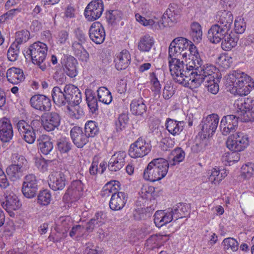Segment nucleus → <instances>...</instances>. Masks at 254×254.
Wrapping results in <instances>:
<instances>
[{"mask_svg":"<svg viewBox=\"0 0 254 254\" xmlns=\"http://www.w3.org/2000/svg\"><path fill=\"white\" fill-rule=\"evenodd\" d=\"M203 68H199V70L197 69L198 71L196 72L195 77L190 82V85L195 88L203 83L208 91L213 94H217L219 91V78H216L217 74L215 72L216 67L210 64Z\"/></svg>","mask_w":254,"mask_h":254,"instance_id":"1","label":"nucleus"},{"mask_svg":"<svg viewBox=\"0 0 254 254\" xmlns=\"http://www.w3.org/2000/svg\"><path fill=\"white\" fill-rule=\"evenodd\" d=\"M183 61L176 58L169 60L170 72L174 80L184 86L190 85V82L195 77L196 70L194 67H189L188 60ZM198 71H197V72Z\"/></svg>","mask_w":254,"mask_h":254,"instance_id":"2","label":"nucleus"},{"mask_svg":"<svg viewBox=\"0 0 254 254\" xmlns=\"http://www.w3.org/2000/svg\"><path fill=\"white\" fill-rule=\"evenodd\" d=\"M227 83L231 87L230 91L234 95H247L254 87L250 76L243 72L233 71L228 76Z\"/></svg>","mask_w":254,"mask_h":254,"instance_id":"3","label":"nucleus"},{"mask_svg":"<svg viewBox=\"0 0 254 254\" xmlns=\"http://www.w3.org/2000/svg\"><path fill=\"white\" fill-rule=\"evenodd\" d=\"M169 164L163 158L153 159L144 170L143 178L146 180L155 182L164 178L168 171Z\"/></svg>","mask_w":254,"mask_h":254,"instance_id":"4","label":"nucleus"},{"mask_svg":"<svg viewBox=\"0 0 254 254\" xmlns=\"http://www.w3.org/2000/svg\"><path fill=\"white\" fill-rule=\"evenodd\" d=\"M47 51L48 47L46 44L41 42H37L31 45L25 52H22L26 59V57L28 56L31 59L34 64H37L42 71H45L49 65V63L47 65L45 62Z\"/></svg>","mask_w":254,"mask_h":254,"instance_id":"5","label":"nucleus"},{"mask_svg":"<svg viewBox=\"0 0 254 254\" xmlns=\"http://www.w3.org/2000/svg\"><path fill=\"white\" fill-rule=\"evenodd\" d=\"M154 193L155 188L147 185L143 186L139 192L140 197L138 198V201L141 202L144 200V202H142L143 207L142 208L146 207V211H153L157 205V201L154 197Z\"/></svg>","mask_w":254,"mask_h":254,"instance_id":"6","label":"nucleus"},{"mask_svg":"<svg viewBox=\"0 0 254 254\" xmlns=\"http://www.w3.org/2000/svg\"><path fill=\"white\" fill-rule=\"evenodd\" d=\"M151 148L150 141L147 142L142 137H140L130 144L128 154L133 158L143 157L150 152Z\"/></svg>","mask_w":254,"mask_h":254,"instance_id":"7","label":"nucleus"},{"mask_svg":"<svg viewBox=\"0 0 254 254\" xmlns=\"http://www.w3.org/2000/svg\"><path fill=\"white\" fill-rule=\"evenodd\" d=\"M227 147L232 151H242L249 145L247 135L237 132L230 135L226 141Z\"/></svg>","mask_w":254,"mask_h":254,"instance_id":"8","label":"nucleus"},{"mask_svg":"<svg viewBox=\"0 0 254 254\" xmlns=\"http://www.w3.org/2000/svg\"><path fill=\"white\" fill-rule=\"evenodd\" d=\"M237 111L244 117H247L249 121H254V100L249 98H241L234 104Z\"/></svg>","mask_w":254,"mask_h":254,"instance_id":"9","label":"nucleus"},{"mask_svg":"<svg viewBox=\"0 0 254 254\" xmlns=\"http://www.w3.org/2000/svg\"><path fill=\"white\" fill-rule=\"evenodd\" d=\"M196 52V47L191 42V44H189V48H188L187 51L182 53V57L188 60V65L189 67H194L195 70H197L198 69L199 70V68H203V67L209 64H203V61L195 55Z\"/></svg>","mask_w":254,"mask_h":254,"instance_id":"10","label":"nucleus"},{"mask_svg":"<svg viewBox=\"0 0 254 254\" xmlns=\"http://www.w3.org/2000/svg\"><path fill=\"white\" fill-rule=\"evenodd\" d=\"M38 190V181L36 176L30 174L26 175L23 183L22 191L27 198H33Z\"/></svg>","mask_w":254,"mask_h":254,"instance_id":"11","label":"nucleus"},{"mask_svg":"<svg viewBox=\"0 0 254 254\" xmlns=\"http://www.w3.org/2000/svg\"><path fill=\"white\" fill-rule=\"evenodd\" d=\"M104 10L103 2L101 0H95L90 2L84 10L85 17L89 21H93L99 18Z\"/></svg>","mask_w":254,"mask_h":254,"instance_id":"12","label":"nucleus"},{"mask_svg":"<svg viewBox=\"0 0 254 254\" xmlns=\"http://www.w3.org/2000/svg\"><path fill=\"white\" fill-rule=\"evenodd\" d=\"M1 203L3 208L6 210L10 216L14 215L13 210L18 209L21 206L17 196L12 192L5 193L4 197L1 200Z\"/></svg>","mask_w":254,"mask_h":254,"instance_id":"13","label":"nucleus"},{"mask_svg":"<svg viewBox=\"0 0 254 254\" xmlns=\"http://www.w3.org/2000/svg\"><path fill=\"white\" fill-rule=\"evenodd\" d=\"M64 91L65 92L68 105L74 106L81 102V93L77 87L71 84H66L64 87Z\"/></svg>","mask_w":254,"mask_h":254,"instance_id":"14","label":"nucleus"},{"mask_svg":"<svg viewBox=\"0 0 254 254\" xmlns=\"http://www.w3.org/2000/svg\"><path fill=\"white\" fill-rule=\"evenodd\" d=\"M90 39L96 44H101L105 39V31L102 25L98 22L92 24L89 30Z\"/></svg>","mask_w":254,"mask_h":254,"instance_id":"15","label":"nucleus"},{"mask_svg":"<svg viewBox=\"0 0 254 254\" xmlns=\"http://www.w3.org/2000/svg\"><path fill=\"white\" fill-rule=\"evenodd\" d=\"M30 103L33 108L41 111H48L51 108L50 99L45 95L42 94L32 96Z\"/></svg>","mask_w":254,"mask_h":254,"instance_id":"16","label":"nucleus"},{"mask_svg":"<svg viewBox=\"0 0 254 254\" xmlns=\"http://www.w3.org/2000/svg\"><path fill=\"white\" fill-rule=\"evenodd\" d=\"M127 154L124 151L115 152L110 158L108 163V169L111 171H117L121 169L125 164Z\"/></svg>","mask_w":254,"mask_h":254,"instance_id":"17","label":"nucleus"},{"mask_svg":"<svg viewBox=\"0 0 254 254\" xmlns=\"http://www.w3.org/2000/svg\"><path fill=\"white\" fill-rule=\"evenodd\" d=\"M49 177V185L53 190H62L64 188L67 181L63 173L54 172Z\"/></svg>","mask_w":254,"mask_h":254,"instance_id":"18","label":"nucleus"},{"mask_svg":"<svg viewBox=\"0 0 254 254\" xmlns=\"http://www.w3.org/2000/svg\"><path fill=\"white\" fill-rule=\"evenodd\" d=\"M228 31L217 24L211 26L208 31V38L211 43H219L225 36L228 34Z\"/></svg>","mask_w":254,"mask_h":254,"instance_id":"19","label":"nucleus"},{"mask_svg":"<svg viewBox=\"0 0 254 254\" xmlns=\"http://www.w3.org/2000/svg\"><path fill=\"white\" fill-rule=\"evenodd\" d=\"M83 184L81 181H73L64 195V198L75 200L78 199L82 195Z\"/></svg>","mask_w":254,"mask_h":254,"instance_id":"20","label":"nucleus"},{"mask_svg":"<svg viewBox=\"0 0 254 254\" xmlns=\"http://www.w3.org/2000/svg\"><path fill=\"white\" fill-rule=\"evenodd\" d=\"M179 10L175 6H170L162 15L160 21L161 29L167 26H170L169 22L173 23L176 22L179 18Z\"/></svg>","mask_w":254,"mask_h":254,"instance_id":"21","label":"nucleus"},{"mask_svg":"<svg viewBox=\"0 0 254 254\" xmlns=\"http://www.w3.org/2000/svg\"><path fill=\"white\" fill-rule=\"evenodd\" d=\"M87 135L83 128H72L70 130L71 138L78 148L83 147L88 142Z\"/></svg>","mask_w":254,"mask_h":254,"instance_id":"22","label":"nucleus"},{"mask_svg":"<svg viewBox=\"0 0 254 254\" xmlns=\"http://www.w3.org/2000/svg\"><path fill=\"white\" fill-rule=\"evenodd\" d=\"M127 200V195L124 192L112 194L109 202L110 208L115 211L120 210L124 208Z\"/></svg>","mask_w":254,"mask_h":254,"instance_id":"23","label":"nucleus"},{"mask_svg":"<svg viewBox=\"0 0 254 254\" xmlns=\"http://www.w3.org/2000/svg\"><path fill=\"white\" fill-rule=\"evenodd\" d=\"M131 57L129 52L127 50H122L115 59V66L117 69L121 70L127 68L130 63Z\"/></svg>","mask_w":254,"mask_h":254,"instance_id":"24","label":"nucleus"},{"mask_svg":"<svg viewBox=\"0 0 254 254\" xmlns=\"http://www.w3.org/2000/svg\"><path fill=\"white\" fill-rule=\"evenodd\" d=\"M233 19V15L230 11H219L217 16V24L229 31L232 27Z\"/></svg>","mask_w":254,"mask_h":254,"instance_id":"25","label":"nucleus"},{"mask_svg":"<svg viewBox=\"0 0 254 254\" xmlns=\"http://www.w3.org/2000/svg\"><path fill=\"white\" fill-rule=\"evenodd\" d=\"M6 74L8 81L13 84H17L25 79L23 70L16 67L9 68Z\"/></svg>","mask_w":254,"mask_h":254,"instance_id":"26","label":"nucleus"},{"mask_svg":"<svg viewBox=\"0 0 254 254\" xmlns=\"http://www.w3.org/2000/svg\"><path fill=\"white\" fill-rule=\"evenodd\" d=\"M52 97L54 103L58 106H64L67 104L64 88L62 90L59 87H54L52 91Z\"/></svg>","mask_w":254,"mask_h":254,"instance_id":"27","label":"nucleus"},{"mask_svg":"<svg viewBox=\"0 0 254 254\" xmlns=\"http://www.w3.org/2000/svg\"><path fill=\"white\" fill-rule=\"evenodd\" d=\"M130 111L135 115H142L146 112L147 107L142 98L133 100L130 105Z\"/></svg>","mask_w":254,"mask_h":254,"instance_id":"28","label":"nucleus"},{"mask_svg":"<svg viewBox=\"0 0 254 254\" xmlns=\"http://www.w3.org/2000/svg\"><path fill=\"white\" fill-rule=\"evenodd\" d=\"M103 213L102 212L96 213L95 216L91 218L87 223L85 228L86 231L91 232L95 228L102 226L105 224V220L103 218Z\"/></svg>","mask_w":254,"mask_h":254,"instance_id":"29","label":"nucleus"},{"mask_svg":"<svg viewBox=\"0 0 254 254\" xmlns=\"http://www.w3.org/2000/svg\"><path fill=\"white\" fill-rule=\"evenodd\" d=\"M82 43L74 41L72 44V49L74 55L82 61L87 62L89 58V55L84 48Z\"/></svg>","mask_w":254,"mask_h":254,"instance_id":"30","label":"nucleus"},{"mask_svg":"<svg viewBox=\"0 0 254 254\" xmlns=\"http://www.w3.org/2000/svg\"><path fill=\"white\" fill-rule=\"evenodd\" d=\"M60 123L59 115L56 113H52L50 115L42 116V127H58Z\"/></svg>","mask_w":254,"mask_h":254,"instance_id":"31","label":"nucleus"},{"mask_svg":"<svg viewBox=\"0 0 254 254\" xmlns=\"http://www.w3.org/2000/svg\"><path fill=\"white\" fill-rule=\"evenodd\" d=\"M76 64L77 61L73 57H69L66 59L64 69L68 76L72 78L77 75Z\"/></svg>","mask_w":254,"mask_h":254,"instance_id":"32","label":"nucleus"},{"mask_svg":"<svg viewBox=\"0 0 254 254\" xmlns=\"http://www.w3.org/2000/svg\"><path fill=\"white\" fill-rule=\"evenodd\" d=\"M170 211L173 213L174 219L178 220L186 217L189 213V207L183 203H179L173 208H170Z\"/></svg>","mask_w":254,"mask_h":254,"instance_id":"33","label":"nucleus"},{"mask_svg":"<svg viewBox=\"0 0 254 254\" xmlns=\"http://www.w3.org/2000/svg\"><path fill=\"white\" fill-rule=\"evenodd\" d=\"M136 20L140 24L144 26H148L155 29H161V26L160 22L155 21L152 18L147 19L142 16L139 13H136L135 15Z\"/></svg>","mask_w":254,"mask_h":254,"instance_id":"34","label":"nucleus"},{"mask_svg":"<svg viewBox=\"0 0 254 254\" xmlns=\"http://www.w3.org/2000/svg\"><path fill=\"white\" fill-rule=\"evenodd\" d=\"M224 251L228 254L237 251L239 248V243L236 240L229 237L224 239L222 243Z\"/></svg>","mask_w":254,"mask_h":254,"instance_id":"35","label":"nucleus"},{"mask_svg":"<svg viewBox=\"0 0 254 254\" xmlns=\"http://www.w3.org/2000/svg\"><path fill=\"white\" fill-rule=\"evenodd\" d=\"M153 37L149 35H145L140 38L138 44V49L141 52H148L154 45Z\"/></svg>","mask_w":254,"mask_h":254,"instance_id":"36","label":"nucleus"},{"mask_svg":"<svg viewBox=\"0 0 254 254\" xmlns=\"http://www.w3.org/2000/svg\"><path fill=\"white\" fill-rule=\"evenodd\" d=\"M12 162L13 165L17 167L21 170L26 171L29 168V163L26 159L22 155L18 153H14L12 156Z\"/></svg>","mask_w":254,"mask_h":254,"instance_id":"37","label":"nucleus"},{"mask_svg":"<svg viewBox=\"0 0 254 254\" xmlns=\"http://www.w3.org/2000/svg\"><path fill=\"white\" fill-rule=\"evenodd\" d=\"M190 35L195 43H199L202 40V31L201 25L196 22L190 25Z\"/></svg>","mask_w":254,"mask_h":254,"instance_id":"38","label":"nucleus"},{"mask_svg":"<svg viewBox=\"0 0 254 254\" xmlns=\"http://www.w3.org/2000/svg\"><path fill=\"white\" fill-rule=\"evenodd\" d=\"M24 171L13 164L9 166L6 169V173L12 181L20 179L23 175Z\"/></svg>","mask_w":254,"mask_h":254,"instance_id":"39","label":"nucleus"},{"mask_svg":"<svg viewBox=\"0 0 254 254\" xmlns=\"http://www.w3.org/2000/svg\"><path fill=\"white\" fill-rule=\"evenodd\" d=\"M99 101L105 104H109L112 101L110 91L105 87H100L97 90Z\"/></svg>","mask_w":254,"mask_h":254,"instance_id":"40","label":"nucleus"},{"mask_svg":"<svg viewBox=\"0 0 254 254\" xmlns=\"http://www.w3.org/2000/svg\"><path fill=\"white\" fill-rule=\"evenodd\" d=\"M240 151H234L225 153L222 157V162L225 165L230 166L231 163L237 162L240 159Z\"/></svg>","mask_w":254,"mask_h":254,"instance_id":"41","label":"nucleus"},{"mask_svg":"<svg viewBox=\"0 0 254 254\" xmlns=\"http://www.w3.org/2000/svg\"><path fill=\"white\" fill-rule=\"evenodd\" d=\"M221 47L225 51H229L237 45L238 39L234 38L228 33L222 40Z\"/></svg>","mask_w":254,"mask_h":254,"instance_id":"42","label":"nucleus"},{"mask_svg":"<svg viewBox=\"0 0 254 254\" xmlns=\"http://www.w3.org/2000/svg\"><path fill=\"white\" fill-rule=\"evenodd\" d=\"M86 100L91 112L94 113L98 110L97 100L91 91H86Z\"/></svg>","mask_w":254,"mask_h":254,"instance_id":"43","label":"nucleus"},{"mask_svg":"<svg viewBox=\"0 0 254 254\" xmlns=\"http://www.w3.org/2000/svg\"><path fill=\"white\" fill-rule=\"evenodd\" d=\"M219 118L217 114H212L204 118L202 121V127H218Z\"/></svg>","mask_w":254,"mask_h":254,"instance_id":"44","label":"nucleus"},{"mask_svg":"<svg viewBox=\"0 0 254 254\" xmlns=\"http://www.w3.org/2000/svg\"><path fill=\"white\" fill-rule=\"evenodd\" d=\"M57 146L61 153H67L71 149L72 145L68 139L62 138L58 140Z\"/></svg>","mask_w":254,"mask_h":254,"instance_id":"45","label":"nucleus"},{"mask_svg":"<svg viewBox=\"0 0 254 254\" xmlns=\"http://www.w3.org/2000/svg\"><path fill=\"white\" fill-rule=\"evenodd\" d=\"M238 125V119L235 116L230 115L224 116L220 124L219 127H237Z\"/></svg>","mask_w":254,"mask_h":254,"instance_id":"46","label":"nucleus"},{"mask_svg":"<svg viewBox=\"0 0 254 254\" xmlns=\"http://www.w3.org/2000/svg\"><path fill=\"white\" fill-rule=\"evenodd\" d=\"M30 38V32L27 30H22L15 33V41L13 42L21 46L26 43Z\"/></svg>","mask_w":254,"mask_h":254,"instance_id":"47","label":"nucleus"},{"mask_svg":"<svg viewBox=\"0 0 254 254\" xmlns=\"http://www.w3.org/2000/svg\"><path fill=\"white\" fill-rule=\"evenodd\" d=\"M149 79L152 85V91L154 92V96L159 97L161 90V84L155 72L150 73Z\"/></svg>","mask_w":254,"mask_h":254,"instance_id":"48","label":"nucleus"},{"mask_svg":"<svg viewBox=\"0 0 254 254\" xmlns=\"http://www.w3.org/2000/svg\"><path fill=\"white\" fill-rule=\"evenodd\" d=\"M20 46L15 43H12L11 44L7 53V58L9 61L14 62L18 59L20 54Z\"/></svg>","mask_w":254,"mask_h":254,"instance_id":"49","label":"nucleus"},{"mask_svg":"<svg viewBox=\"0 0 254 254\" xmlns=\"http://www.w3.org/2000/svg\"><path fill=\"white\" fill-rule=\"evenodd\" d=\"M18 131L24 133L23 138L28 143H32L35 140L36 135L34 128H17Z\"/></svg>","mask_w":254,"mask_h":254,"instance_id":"50","label":"nucleus"},{"mask_svg":"<svg viewBox=\"0 0 254 254\" xmlns=\"http://www.w3.org/2000/svg\"><path fill=\"white\" fill-rule=\"evenodd\" d=\"M51 200V194L50 191L44 190L40 191L38 195L37 203L41 205H47Z\"/></svg>","mask_w":254,"mask_h":254,"instance_id":"51","label":"nucleus"},{"mask_svg":"<svg viewBox=\"0 0 254 254\" xmlns=\"http://www.w3.org/2000/svg\"><path fill=\"white\" fill-rule=\"evenodd\" d=\"M172 155L174 156L172 159L173 163H170L171 166H174L177 163L183 161L185 158V152L180 147H177L172 152Z\"/></svg>","mask_w":254,"mask_h":254,"instance_id":"52","label":"nucleus"},{"mask_svg":"<svg viewBox=\"0 0 254 254\" xmlns=\"http://www.w3.org/2000/svg\"><path fill=\"white\" fill-rule=\"evenodd\" d=\"M118 188H119V186L118 184H116V182L115 181L114 182V184L113 182L108 183L103 187L102 195H107L108 196L110 194L112 195L115 193H118V192H119L118 190Z\"/></svg>","mask_w":254,"mask_h":254,"instance_id":"53","label":"nucleus"},{"mask_svg":"<svg viewBox=\"0 0 254 254\" xmlns=\"http://www.w3.org/2000/svg\"><path fill=\"white\" fill-rule=\"evenodd\" d=\"M38 147L43 154L47 155L53 150V144L50 140L43 139L39 143Z\"/></svg>","mask_w":254,"mask_h":254,"instance_id":"54","label":"nucleus"},{"mask_svg":"<svg viewBox=\"0 0 254 254\" xmlns=\"http://www.w3.org/2000/svg\"><path fill=\"white\" fill-rule=\"evenodd\" d=\"M208 143V139L201 138L199 136H197L195 143V145L192 146V149L194 152H200L205 148L207 146Z\"/></svg>","mask_w":254,"mask_h":254,"instance_id":"55","label":"nucleus"},{"mask_svg":"<svg viewBox=\"0 0 254 254\" xmlns=\"http://www.w3.org/2000/svg\"><path fill=\"white\" fill-rule=\"evenodd\" d=\"M176 43L177 48L182 50V53L187 51L188 48H189V44H191V41L184 37H178L174 40Z\"/></svg>","mask_w":254,"mask_h":254,"instance_id":"56","label":"nucleus"},{"mask_svg":"<svg viewBox=\"0 0 254 254\" xmlns=\"http://www.w3.org/2000/svg\"><path fill=\"white\" fill-rule=\"evenodd\" d=\"M182 50L177 48L176 43L174 40L171 43L169 47V58L168 60L173 58H178L179 55L182 56Z\"/></svg>","mask_w":254,"mask_h":254,"instance_id":"57","label":"nucleus"},{"mask_svg":"<svg viewBox=\"0 0 254 254\" xmlns=\"http://www.w3.org/2000/svg\"><path fill=\"white\" fill-rule=\"evenodd\" d=\"M223 179V173H220L219 170L213 169L208 178V180L212 184H219Z\"/></svg>","mask_w":254,"mask_h":254,"instance_id":"58","label":"nucleus"},{"mask_svg":"<svg viewBox=\"0 0 254 254\" xmlns=\"http://www.w3.org/2000/svg\"><path fill=\"white\" fill-rule=\"evenodd\" d=\"M122 16V13L119 10H113L109 11L107 14V18L110 23H113L116 21L121 20Z\"/></svg>","mask_w":254,"mask_h":254,"instance_id":"59","label":"nucleus"},{"mask_svg":"<svg viewBox=\"0 0 254 254\" xmlns=\"http://www.w3.org/2000/svg\"><path fill=\"white\" fill-rule=\"evenodd\" d=\"M234 26L235 31L238 34H242L246 29V24L244 19L240 17L236 18Z\"/></svg>","mask_w":254,"mask_h":254,"instance_id":"60","label":"nucleus"},{"mask_svg":"<svg viewBox=\"0 0 254 254\" xmlns=\"http://www.w3.org/2000/svg\"><path fill=\"white\" fill-rule=\"evenodd\" d=\"M128 122V116L126 114H123L120 115L118 119L115 121V125L117 127H125L127 125Z\"/></svg>","mask_w":254,"mask_h":254,"instance_id":"61","label":"nucleus"},{"mask_svg":"<svg viewBox=\"0 0 254 254\" xmlns=\"http://www.w3.org/2000/svg\"><path fill=\"white\" fill-rule=\"evenodd\" d=\"M217 128H202L201 131L199 132L198 136L200 137L207 138L212 136L213 133L215 132Z\"/></svg>","mask_w":254,"mask_h":254,"instance_id":"62","label":"nucleus"},{"mask_svg":"<svg viewBox=\"0 0 254 254\" xmlns=\"http://www.w3.org/2000/svg\"><path fill=\"white\" fill-rule=\"evenodd\" d=\"M163 215L162 221V226L170 223L173 219H174L173 213L170 211V208L166 210H163Z\"/></svg>","mask_w":254,"mask_h":254,"instance_id":"63","label":"nucleus"},{"mask_svg":"<svg viewBox=\"0 0 254 254\" xmlns=\"http://www.w3.org/2000/svg\"><path fill=\"white\" fill-rule=\"evenodd\" d=\"M75 36L78 42L84 44L87 40L85 33L80 28H77L74 31Z\"/></svg>","mask_w":254,"mask_h":254,"instance_id":"64","label":"nucleus"}]
</instances>
